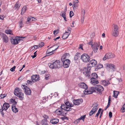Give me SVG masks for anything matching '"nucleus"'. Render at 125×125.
<instances>
[{
  "label": "nucleus",
  "instance_id": "nucleus-7",
  "mask_svg": "<svg viewBox=\"0 0 125 125\" xmlns=\"http://www.w3.org/2000/svg\"><path fill=\"white\" fill-rule=\"evenodd\" d=\"M82 71V72L86 77L89 78L90 77L91 73L90 69L89 70H88L86 67L83 68Z\"/></svg>",
  "mask_w": 125,
  "mask_h": 125
},
{
  "label": "nucleus",
  "instance_id": "nucleus-40",
  "mask_svg": "<svg viewBox=\"0 0 125 125\" xmlns=\"http://www.w3.org/2000/svg\"><path fill=\"white\" fill-rule=\"evenodd\" d=\"M67 55L66 54H64L62 56V58H61V60L62 61H64L65 60H66L65 59L66 58V56Z\"/></svg>",
  "mask_w": 125,
  "mask_h": 125
},
{
  "label": "nucleus",
  "instance_id": "nucleus-61",
  "mask_svg": "<svg viewBox=\"0 0 125 125\" xmlns=\"http://www.w3.org/2000/svg\"><path fill=\"white\" fill-rule=\"evenodd\" d=\"M20 23L19 24V26L20 27H21L23 26L22 21H21L20 22Z\"/></svg>",
  "mask_w": 125,
  "mask_h": 125
},
{
  "label": "nucleus",
  "instance_id": "nucleus-20",
  "mask_svg": "<svg viewBox=\"0 0 125 125\" xmlns=\"http://www.w3.org/2000/svg\"><path fill=\"white\" fill-rule=\"evenodd\" d=\"M82 100V99L74 100L73 103L75 105H79L81 103V100L82 101H83Z\"/></svg>",
  "mask_w": 125,
  "mask_h": 125
},
{
  "label": "nucleus",
  "instance_id": "nucleus-49",
  "mask_svg": "<svg viewBox=\"0 0 125 125\" xmlns=\"http://www.w3.org/2000/svg\"><path fill=\"white\" fill-rule=\"evenodd\" d=\"M80 120H79V118H78V119H76L74 122V123L75 124H77L78 123L80 122Z\"/></svg>",
  "mask_w": 125,
  "mask_h": 125
},
{
  "label": "nucleus",
  "instance_id": "nucleus-46",
  "mask_svg": "<svg viewBox=\"0 0 125 125\" xmlns=\"http://www.w3.org/2000/svg\"><path fill=\"white\" fill-rule=\"evenodd\" d=\"M63 12L61 15H60V16H61L64 18L66 17V12L64 11H63Z\"/></svg>",
  "mask_w": 125,
  "mask_h": 125
},
{
  "label": "nucleus",
  "instance_id": "nucleus-52",
  "mask_svg": "<svg viewBox=\"0 0 125 125\" xmlns=\"http://www.w3.org/2000/svg\"><path fill=\"white\" fill-rule=\"evenodd\" d=\"M74 13L73 12L71 11L70 12V17L71 18L73 15Z\"/></svg>",
  "mask_w": 125,
  "mask_h": 125
},
{
  "label": "nucleus",
  "instance_id": "nucleus-56",
  "mask_svg": "<svg viewBox=\"0 0 125 125\" xmlns=\"http://www.w3.org/2000/svg\"><path fill=\"white\" fill-rule=\"evenodd\" d=\"M92 66L91 65L90 66H88L87 67H86V69H88V70H89V69H90V72H91V67H92Z\"/></svg>",
  "mask_w": 125,
  "mask_h": 125
},
{
  "label": "nucleus",
  "instance_id": "nucleus-11",
  "mask_svg": "<svg viewBox=\"0 0 125 125\" xmlns=\"http://www.w3.org/2000/svg\"><path fill=\"white\" fill-rule=\"evenodd\" d=\"M0 35L1 36L3 39V42L5 43H7L8 41V39L7 36L3 33H1Z\"/></svg>",
  "mask_w": 125,
  "mask_h": 125
},
{
  "label": "nucleus",
  "instance_id": "nucleus-55",
  "mask_svg": "<svg viewBox=\"0 0 125 125\" xmlns=\"http://www.w3.org/2000/svg\"><path fill=\"white\" fill-rule=\"evenodd\" d=\"M59 32V31L58 30H54L53 31V34H55V33H56V35L57 34H58V33Z\"/></svg>",
  "mask_w": 125,
  "mask_h": 125
},
{
  "label": "nucleus",
  "instance_id": "nucleus-32",
  "mask_svg": "<svg viewBox=\"0 0 125 125\" xmlns=\"http://www.w3.org/2000/svg\"><path fill=\"white\" fill-rule=\"evenodd\" d=\"M21 6L20 4L19 3V2H17L15 4L14 7L18 10Z\"/></svg>",
  "mask_w": 125,
  "mask_h": 125
},
{
  "label": "nucleus",
  "instance_id": "nucleus-33",
  "mask_svg": "<svg viewBox=\"0 0 125 125\" xmlns=\"http://www.w3.org/2000/svg\"><path fill=\"white\" fill-rule=\"evenodd\" d=\"M27 5H26L23 6L21 10V13L23 12V13H24L25 12H26V10L27 9Z\"/></svg>",
  "mask_w": 125,
  "mask_h": 125
},
{
  "label": "nucleus",
  "instance_id": "nucleus-21",
  "mask_svg": "<svg viewBox=\"0 0 125 125\" xmlns=\"http://www.w3.org/2000/svg\"><path fill=\"white\" fill-rule=\"evenodd\" d=\"M98 77V76L97 74L95 73H92L91 76H90L89 78L91 79H96Z\"/></svg>",
  "mask_w": 125,
  "mask_h": 125
},
{
  "label": "nucleus",
  "instance_id": "nucleus-8",
  "mask_svg": "<svg viewBox=\"0 0 125 125\" xmlns=\"http://www.w3.org/2000/svg\"><path fill=\"white\" fill-rule=\"evenodd\" d=\"M118 27L117 25H115L114 26L112 35L115 37H117L119 34V32L118 30Z\"/></svg>",
  "mask_w": 125,
  "mask_h": 125
},
{
  "label": "nucleus",
  "instance_id": "nucleus-47",
  "mask_svg": "<svg viewBox=\"0 0 125 125\" xmlns=\"http://www.w3.org/2000/svg\"><path fill=\"white\" fill-rule=\"evenodd\" d=\"M50 75L49 74H45V79L48 80L49 79Z\"/></svg>",
  "mask_w": 125,
  "mask_h": 125
},
{
  "label": "nucleus",
  "instance_id": "nucleus-53",
  "mask_svg": "<svg viewBox=\"0 0 125 125\" xmlns=\"http://www.w3.org/2000/svg\"><path fill=\"white\" fill-rule=\"evenodd\" d=\"M65 104L66 106H69L70 102L68 100H66L65 102Z\"/></svg>",
  "mask_w": 125,
  "mask_h": 125
},
{
  "label": "nucleus",
  "instance_id": "nucleus-3",
  "mask_svg": "<svg viewBox=\"0 0 125 125\" xmlns=\"http://www.w3.org/2000/svg\"><path fill=\"white\" fill-rule=\"evenodd\" d=\"M23 41V40L21 39L19 36H17L15 38H11V41L12 44L14 45L18 44L20 42H21Z\"/></svg>",
  "mask_w": 125,
  "mask_h": 125
},
{
  "label": "nucleus",
  "instance_id": "nucleus-63",
  "mask_svg": "<svg viewBox=\"0 0 125 125\" xmlns=\"http://www.w3.org/2000/svg\"><path fill=\"white\" fill-rule=\"evenodd\" d=\"M5 108L2 106H1V109H0V111H3V110L5 111Z\"/></svg>",
  "mask_w": 125,
  "mask_h": 125
},
{
  "label": "nucleus",
  "instance_id": "nucleus-39",
  "mask_svg": "<svg viewBox=\"0 0 125 125\" xmlns=\"http://www.w3.org/2000/svg\"><path fill=\"white\" fill-rule=\"evenodd\" d=\"M5 32L7 34H12V32L10 30H7L5 31Z\"/></svg>",
  "mask_w": 125,
  "mask_h": 125
},
{
  "label": "nucleus",
  "instance_id": "nucleus-60",
  "mask_svg": "<svg viewBox=\"0 0 125 125\" xmlns=\"http://www.w3.org/2000/svg\"><path fill=\"white\" fill-rule=\"evenodd\" d=\"M109 116L110 118H111L112 117V113L111 112H110L109 113Z\"/></svg>",
  "mask_w": 125,
  "mask_h": 125
},
{
  "label": "nucleus",
  "instance_id": "nucleus-1",
  "mask_svg": "<svg viewBox=\"0 0 125 125\" xmlns=\"http://www.w3.org/2000/svg\"><path fill=\"white\" fill-rule=\"evenodd\" d=\"M104 89L103 87L100 85H98L92 87L89 90L86 89L84 94H92L93 92L96 93L98 94H101L102 92L103 91Z\"/></svg>",
  "mask_w": 125,
  "mask_h": 125
},
{
  "label": "nucleus",
  "instance_id": "nucleus-10",
  "mask_svg": "<svg viewBox=\"0 0 125 125\" xmlns=\"http://www.w3.org/2000/svg\"><path fill=\"white\" fill-rule=\"evenodd\" d=\"M62 62L63 66L64 68H67L69 67L71 63V61L70 60L68 59L65 60H63Z\"/></svg>",
  "mask_w": 125,
  "mask_h": 125
},
{
  "label": "nucleus",
  "instance_id": "nucleus-14",
  "mask_svg": "<svg viewBox=\"0 0 125 125\" xmlns=\"http://www.w3.org/2000/svg\"><path fill=\"white\" fill-rule=\"evenodd\" d=\"M113 57V54L112 53H107L103 58V60L105 61L106 59H110Z\"/></svg>",
  "mask_w": 125,
  "mask_h": 125
},
{
  "label": "nucleus",
  "instance_id": "nucleus-58",
  "mask_svg": "<svg viewBox=\"0 0 125 125\" xmlns=\"http://www.w3.org/2000/svg\"><path fill=\"white\" fill-rule=\"evenodd\" d=\"M5 94H1L0 95V98H4L5 96H4V95H5Z\"/></svg>",
  "mask_w": 125,
  "mask_h": 125
},
{
  "label": "nucleus",
  "instance_id": "nucleus-9",
  "mask_svg": "<svg viewBox=\"0 0 125 125\" xmlns=\"http://www.w3.org/2000/svg\"><path fill=\"white\" fill-rule=\"evenodd\" d=\"M54 65V69L59 68L62 66V64L61 63L60 61L59 60H57L53 62Z\"/></svg>",
  "mask_w": 125,
  "mask_h": 125
},
{
  "label": "nucleus",
  "instance_id": "nucleus-59",
  "mask_svg": "<svg viewBox=\"0 0 125 125\" xmlns=\"http://www.w3.org/2000/svg\"><path fill=\"white\" fill-rule=\"evenodd\" d=\"M30 18H31V21H35L37 20V19L32 17L30 16Z\"/></svg>",
  "mask_w": 125,
  "mask_h": 125
},
{
  "label": "nucleus",
  "instance_id": "nucleus-29",
  "mask_svg": "<svg viewBox=\"0 0 125 125\" xmlns=\"http://www.w3.org/2000/svg\"><path fill=\"white\" fill-rule=\"evenodd\" d=\"M11 109L12 111L14 113H16L18 111V109L16 108V106L14 107L12 106Z\"/></svg>",
  "mask_w": 125,
  "mask_h": 125
},
{
  "label": "nucleus",
  "instance_id": "nucleus-24",
  "mask_svg": "<svg viewBox=\"0 0 125 125\" xmlns=\"http://www.w3.org/2000/svg\"><path fill=\"white\" fill-rule=\"evenodd\" d=\"M85 13V11L84 10H82V20L81 21V22L82 23H83L84 21V15Z\"/></svg>",
  "mask_w": 125,
  "mask_h": 125
},
{
  "label": "nucleus",
  "instance_id": "nucleus-13",
  "mask_svg": "<svg viewBox=\"0 0 125 125\" xmlns=\"http://www.w3.org/2000/svg\"><path fill=\"white\" fill-rule=\"evenodd\" d=\"M99 44L97 43H94L93 45H92V48L94 52L96 53L97 52L98 49Z\"/></svg>",
  "mask_w": 125,
  "mask_h": 125
},
{
  "label": "nucleus",
  "instance_id": "nucleus-50",
  "mask_svg": "<svg viewBox=\"0 0 125 125\" xmlns=\"http://www.w3.org/2000/svg\"><path fill=\"white\" fill-rule=\"evenodd\" d=\"M95 113L94 111L92 110H91L90 112L89 113V115L90 116H91L93 114Z\"/></svg>",
  "mask_w": 125,
  "mask_h": 125
},
{
  "label": "nucleus",
  "instance_id": "nucleus-62",
  "mask_svg": "<svg viewBox=\"0 0 125 125\" xmlns=\"http://www.w3.org/2000/svg\"><path fill=\"white\" fill-rule=\"evenodd\" d=\"M39 47L38 45H36L34 46V49H36L39 48Z\"/></svg>",
  "mask_w": 125,
  "mask_h": 125
},
{
  "label": "nucleus",
  "instance_id": "nucleus-41",
  "mask_svg": "<svg viewBox=\"0 0 125 125\" xmlns=\"http://www.w3.org/2000/svg\"><path fill=\"white\" fill-rule=\"evenodd\" d=\"M102 110L100 108L98 110L97 113L96 114L95 116V117H97V118L98 117V116L101 112V110Z\"/></svg>",
  "mask_w": 125,
  "mask_h": 125
},
{
  "label": "nucleus",
  "instance_id": "nucleus-45",
  "mask_svg": "<svg viewBox=\"0 0 125 125\" xmlns=\"http://www.w3.org/2000/svg\"><path fill=\"white\" fill-rule=\"evenodd\" d=\"M44 45V43L43 42H41L39 45V47L41 48L43 47Z\"/></svg>",
  "mask_w": 125,
  "mask_h": 125
},
{
  "label": "nucleus",
  "instance_id": "nucleus-6",
  "mask_svg": "<svg viewBox=\"0 0 125 125\" xmlns=\"http://www.w3.org/2000/svg\"><path fill=\"white\" fill-rule=\"evenodd\" d=\"M105 65L106 68L109 70H111L112 71H114L116 69V67L114 64L107 63Z\"/></svg>",
  "mask_w": 125,
  "mask_h": 125
},
{
  "label": "nucleus",
  "instance_id": "nucleus-27",
  "mask_svg": "<svg viewBox=\"0 0 125 125\" xmlns=\"http://www.w3.org/2000/svg\"><path fill=\"white\" fill-rule=\"evenodd\" d=\"M62 109L59 108L55 111V112L57 115H61L62 114Z\"/></svg>",
  "mask_w": 125,
  "mask_h": 125
},
{
  "label": "nucleus",
  "instance_id": "nucleus-30",
  "mask_svg": "<svg viewBox=\"0 0 125 125\" xmlns=\"http://www.w3.org/2000/svg\"><path fill=\"white\" fill-rule=\"evenodd\" d=\"M110 96L108 99V102L107 105L106 107L104 109V110H106L110 105V104L111 103L110 101H111V99L110 98Z\"/></svg>",
  "mask_w": 125,
  "mask_h": 125
},
{
  "label": "nucleus",
  "instance_id": "nucleus-12",
  "mask_svg": "<svg viewBox=\"0 0 125 125\" xmlns=\"http://www.w3.org/2000/svg\"><path fill=\"white\" fill-rule=\"evenodd\" d=\"M32 80L34 82L39 81L40 80V78L39 75H33L31 76Z\"/></svg>",
  "mask_w": 125,
  "mask_h": 125
},
{
  "label": "nucleus",
  "instance_id": "nucleus-51",
  "mask_svg": "<svg viewBox=\"0 0 125 125\" xmlns=\"http://www.w3.org/2000/svg\"><path fill=\"white\" fill-rule=\"evenodd\" d=\"M16 66H14L10 69V70L11 72H14L15 71V69Z\"/></svg>",
  "mask_w": 125,
  "mask_h": 125
},
{
  "label": "nucleus",
  "instance_id": "nucleus-2",
  "mask_svg": "<svg viewBox=\"0 0 125 125\" xmlns=\"http://www.w3.org/2000/svg\"><path fill=\"white\" fill-rule=\"evenodd\" d=\"M15 95L19 97V99L21 100H23L24 98V94L22 92V91L19 87H16L15 89L14 92Z\"/></svg>",
  "mask_w": 125,
  "mask_h": 125
},
{
  "label": "nucleus",
  "instance_id": "nucleus-17",
  "mask_svg": "<svg viewBox=\"0 0 125 125\" xmlns=\"http://www.w3.org/2000/svg\"><path fill=\"white\" fill-rule=\"evenodd\" d=\"M57 46V45H54L53 46L51 47H50V48H48L46 51V54L48 55H49L52 54L53 53V50H52V51H50V49L53 47L54 46Z\"/></svg>",
  "mask_w": 125,
  "mask_h": 125
},
{
  "label": "nucleus",
  "instance_id": "nucleus-16",
  "mask_svg": "<svg viewBox=\"0 0 125 125\" xmlns=\"http://www.w3.org/2000/svg\"><path fill=\"white\" fill-rule=\"evenodd\" d=\"M98 104L97 103L93 104L92 106V107H93L91 110L94 111L95 113L96 112L98 109Z\"/></svg>",
  "mask_w": 125,
  "mask_h": 125
},
{
  "label": "nucleus",
  "instance_id": "nucleus-5",
  "mask_svg": "<svg viewBox=\"0 0 125 125\" xmlns=\"http://www.w3.org/2000/svg\"><path fill=\"white\" fill-rule=\"evenodd\" d=\"M81 59L84 62H87L90 61V57L87 54L84 53L82 54L81 57Z\"/></svg>",
  "mask_w": 125,
  "mask_h": 125
},
{
  "label": "nucleus",
  "instance_id": "nucleus-28",
  "mask_svg": "<svg viewBox=\"0 0 125 125\" xmlns=\"http://www.w3.org/2000/svg\"><path fill=\"white\" fill-rule=\"evenodd\" d=\"M48 120L47 119H43L41 121L42 125H49L47 124Z\"/></svg>",
  "mask_w": 125,
  "mask_h": 125
},
{
  "label": "nucleus",
  "instance_id": "nucleus-54",
  "mask_svg": "<svg viewBox=\"0 0 125 125\" xmlns=\"http://www.w3.org/2000/svg\"><path fill=\"white\" fill-rule=\"evenodd\" d=\"M67 113V112H65V111H63L62 110V114L61 115H62V116H65L66 115Z\"/></svg>",
  "mask_w": 125,
  "mask_h": 125
},
{
  "label": "nucleus",
  "instance_id": "nucleus-34",
  "mask_svg": "<svg viewBox=\"0 0 125 125\" xmlns=\"http://www.w3.org/2000/svg\"><path fill=\"white\" fill-rule=\"evenodd\" d=\"M77 3H76V2H73V8L74 10V9H77L78 6V4H77Z\"/></svg>",
  "mask_w": 125,
  "mask_h": 125
},
{
  "label": "nucleus",
  "instance_id": "nucleus-57",
  "mask_svg": "<svg viewBox=\"0 0 125 125\" xmlns=\"http://www.w3.org/2000/svg\"><path fill=\"white\" fill-rule=\"evenodd\" d=\"M32 82H34V81H33L32 80V81L28 80L27 81V83L28 84H29L30 83H32Z\"/></svg>",
  "mask_w": 125,
  "mask_h": 125
},
{
  "label": "nucleus",
  "instance_id": "nucleus-4",
  "mask_svg": "<svg viewBox=\"0 0 125 125\" xmlns=\"http://www.w3.org/2000/svg\"><path fill=\"white\" fill-rule=\"evenodd\" d=\"M22 88L23 89L24 92L26 95H30L31 92V90L25 85H22L21 86Z\"/></svg>",
  "mask_w": 125,
  "mask_h": 125
},
{
  "label": "nucleus",
  "instance_id": "nucleus-26",
  "mask_svg": "<svg viewBox=\"0 0 125 125\" xmlns=\"http://www.w3.org/2000/svg\"><path fill=\"white\" fill-rule=\"evenodd\" d=\"M91 82L92 84H97L99 83V82L98 80L96 79H91Z\"/></svg>",
  "mask_w": 125,
  "mask_h": 125
},
{
  "label": "nucleus",
  "instance_id": "nucleus-15",
  "mask_svg": "<svg viewBox=\"0 0 125 125\" xmlns=\"http://www.w3.org/2000/svg\"><path fill=\"white\" fill-rule=\"evenodd\" d=\"M79 86L81 88H84L85 89L84 91H83V93L86 89L89 90L87 85L84 83H81L78 84Z\"/></svg>",
  "mask_w": 125,
  "mask_h": 125
},
{
  "label": "nucleus",
  "instance_id": "nucleus-44",
  "mask_svg": "<svg viewBox=\"0 0 125 125\" xmlns=\"http://www.w3.org/2000/svg\"><path fill=\"white\" fill-rule=\"evenodd\" d=\"M86 115H82V116H81L79 118V119L80 120H82L83 121H84V119L85 117H86Z\"/></svg>",
  "mask_w": 125,
  "mask_h": 125
},
{
  "label": "nucleus",
  "instance_id": "nucleus-22",
  "mask_svg": "<svg viewBox=\"0 0 125 125\" xmlns=\"http://www.w3.org/2000/svg\"><path fill=\"white\" fill-rule=\"evenodd\" d=\"M69 32L66 31L65 33H64L62 37L63 39H66L68 36L70 34V33H69Z\"/></svg>",
  "mask_w": 125,
  "mask_h": 125
},
{
  "label": "nucleus",
  "instance_id": "nucleus-23",
  "mask_svg": "<svg viewBox=\"0 0 125 125\" xmlns=\"http://www.w3.org/2000/svg\"><path fill=\"white\" fill-rule=\"evenodd\" d=\"M59 122V119H53L50 120V122L53 124H55L58 123Z\"/></svg>",
  "mask_w": 125,
  "mask_h": 125
},
{
  "label": "nucleus",
  "instance_id": "nucleus-42",
  "mask_svg": "<svg viewBox=\"0 0 125 125\" xmlns=\"http://www.w3.org/2000/svg\"><path fill=\"white\" fill-rule=\"evenodd\" d=\"M125 104H124L123 106L121 108V110H122V111H121V112L122 113H124L125 111Z\"/></svg>",
  "mask_w": 125,
  "mask_h": 125
},
{
  "label": "nucleus",
  "instance_id": "nucleus-64",
  "mask_svg": "<svg viewBox=\"0 0 125 125\" xmlns=\"http://www.w3.org/2000/svg\"><path fill=\"white\" fill-rule=\"evenodd\" d=\"M42 116L44 118L46 119H47L49 118L48 116L46 115H44Z\"/></svg>",
  "mask_w": 125,
  "mask_h": 125
},
{
  "label": "nucleus",
  "instance_id": "nucleus-48",
  "mask_svg": "<svg viewBox=\"0 0 125 125\" xmlns=\"http://www.w3.org/2000/svg\"><path fill=\"white\" fill-rule=\"evenodd\" d=\"M61 119L62 120H64L66 119L67 120H68L69 119L68 117L66 116H64L63 117H62L61 118Z\"/></svg>",
  "mask_w": 125,
  "mask_h": 125
},
{
  "label": "nucleus",
  "instance_id": "nucleus-19",
  "mask_svg": "<svg viewBox=\"0 0 125 125\" xmlns=\"http://www.w3.org/2000/svg\"><path fill=\"white\" fill-rule=\"evenodd\" d=\"M100 83L104 86H107L110 84V82L108 81H106L105 80H102L100 82Z\"/></svg>",
  "mask_w": 125,
  "mask_h": 125
},
{
  "label": "nucleus",
  "instance_id": "nucleus-18",
  "mask_svg": "<svg viewBox=\"0 0 125 125\" xmlns=\"http://www.w3.org/2000/svg\"><path fill=\"white\" fill-rule=\"evenodd\" d=\"M90 61V63H88V65H91L93 67L95 66L97 64V61L94 59H92V60Z\"/></svg>",
  "mask_w": 125,
  "mask_h": 125
},
{
  "label": "nucleus",
  "instance_id": "nucleus-43",
  "mask_svg": "<svg viewBox=\"0 0 125 125\" xmlns=\"http://www.w3.org/2000/svg\"><path fill=\"white\" fill-rule=\"evenodd\" d=\"M103 67V65L101 63H99L98 64L97 67V69H100Z\"/></svg>",
  "mask_w": 125,
  "mask_h": 125
},
{
  "label": "nucleus",
  "instance_id": "nucleus-35",
  "mask_svg": "<svg viewBox=\"0 0 125 125\" xmlns=\"http://www.w3.org/2000/svg\"><path fill=\"white\" fill-rule=\"evenodd\" d=\"M48 65L49 67L52 69H54V65H53V63H48Z\"/></svg>",
  "mask_w": 125,
  "mask_h": 125
},
{
  "label": "nucleus",
  "instance_id": "nucleus-37",
  "mask_svg": "<svg viewBox=\"0 0 125 125\" xmlns=\"http://www.w3.org/2000/svg\"><path fill=\"white\" fill-rule=\"evenodd\" d=\"M79 55V53L78 52L75 55L74 57V60L76 61L78 59V57Z\"/></svg>",
  "mask_w": 125,
  "mask_h": 125
},
{
  "label": "nucleus",
  "instance_id": "nucleus-31",
  "mask_svg": "<svg viewBox=\"0 0 125 125\" xmlns=\"http://www.w3.org/2000/svg\"><path fill=\"white\" fill-rule=\"evenodd\" d=\"M119 93L118 91H114V95L113 96L115 98H117V96Z\"/></svg>",
  "mask_w": 125,
  "mask_h": 125
},
{
  "label": "nucleus",
  "instance_id": "nucleus-38",
  "mask_svg": "<svg viewBox=\"0 0 125 125\" xmlns=\"http://www.w3.org/2000/svg\"><path fill=\"white\" fill-rule=\"evenodd\" d=\"M65 109V111H70L72 110V108L71 107L68 106H66Z\"/></svg>",
  "mask_w": 125,
  "mask_h": 125
},
{
  "label": "nucleus",
  "instance_id": "nucleus-36",
  "mask_svg": "<svg viewBox=\"0 0 125 125\" xmlns=\"http://www.w3.org/2000/svg\"><path fill=\"white\" fill-rule=\"evenodd\" d=\"M66 106L65 105V104H62L61 106V109H62V110L63 109L65 111V109H66Z\"/></svg>",
  "mask_w": 125,
  "mask_h": 125
},
{
  "label": "nucleus",
  "instance_id": "nucleus-25",
  "mask_svg": "<svg viewBox=\"0 0 125 125\" xmlns=\"http://www.w3.org/2000/svg\"><path fill=\"white\" fill-rule=\"evenodd\" d=\"M10 105L9 104L7 103H4L3 105V106L5 108V111H6L10 107Z\"/></svg>",
  "mask_w": 125,
  "mask_h": 125
}]
</instances>
